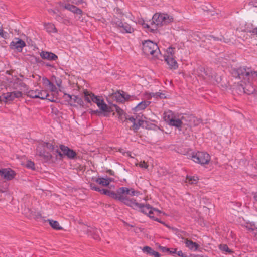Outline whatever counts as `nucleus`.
<instances>
[{
  "mask_svg": "<svg viewBox=\"0 0 257 257\" xmlns=\"http://www.w3.org/2000/svg\"><path fill=\"white\" fill-rule=\"evenodd\" d=\"M142 50L146 55H151L153 58L160 60H163L164 59L170 69H176L177 62L175 60L176 51L175 48H168L165 55L163 56L156 43L150 40H146L143 42Z\"/></svg>",
  "mask_w": 257,
  "mask_h": 257,
  "instance_id": "obj_1",
  "label": "nucleus"
},
{
  "mask_svg": "<svg viewBox=\"0 0 257 257\" xmlns=\"http://www.w3.org/2000/svg\"><path fill=\"white\" fill-rule=\"evenodd\" d=\"M139 192L132 188L120 187L117 190V200L130 207H138V201L131 197L138 196Z\"/></svg>",
  "mask_w": 257,
  "mask_h": 257,
  "instance_id": "obj_2",
  "label": "nucleus"
},
{
  "mask_svg": "<svg viewBox=\"0 0 257 257\" xmlns=\"http://www.w3.org/2000/svg\"><path fill=\"white\" fill-rule=\"evenodd\" d=\"M201 120L189 114L178 115V129L183 132L185 135L190 134V127L199 124Z\"/></svg>",
  "mask_w": 257,
  "mask_h": 257,
  "instance_id": "obj_3",
  "label": "nucleus"
},
{
  "mask_svg": "<svg viewBox=\"0 0 257 257\" xmlns=\"http://www.w3.org/2000/svg\"><path fill=\"white\" fill-rule=\"evenodd\" d=\"M173 19L172 16L167 13H155L152 17L151 26H150V32H155L159 27L169 24Z\"/></svg>",
  "mask_w": 257,
  "mask_h": 257,
  "instance_id": "obj_4",
  "label": "nucleus"
},
{
  "mask_svg": "<svg viewBox=\"0 0 257 257\" xmlns=\"http://www.w3.org/2000/svg\"><path fill=\"white\" fill-rule=\"evenodd\" d=\"M54 150V146L52 143L40 142L37 147L36 154L46 161H48L52 158L51 152Z\"/></svg>",
  "mask_w": 257,
  "mask_h": 257,
  "instance_id": "obj_5",
  "label": "nucleus"
},
{
  "mask_svg": "<svg viewBox=\"0 0 257 257\" xmlns=\"http://www.w3.org/2000/svg\"><path fill=\"white\" fill-rule=\"evenodd\" d=\"M24 86V84L23 83L18 81L14 84V89H19V90L3 94L1 97V100L5 102H8L13 101L15 98L21 97L22 96V91L23 90L21 87Z\"/></svg>",
  "mask_w": 257,
  "mask_h": 257,
  "instance_id": "obj_6",
  "label": "nucleus"
},
{
  "mask_svg": "<svg viewBox=\"0 0 257 257\" xmlns=\"http://www.w3.org/2000/svg\"><path fill=\"white\" fill-rule=\"evenodd\" d=\"M138 207H132L134 209L139 210L143 213L146 214L150 218L158 221L157 217L161 213L158 209L152 208L149 204L144 205L138 202Z\"/></svg>",
  "mask_w": 257,
  "mask_h": 257,
  "instance_id": "obj_7",
  "label": "nucleus"
},
{
  "mask_svg": "<svg viewBox=\"0 0 257 257\" xmlns=\"http://www.w3.org/2000/svg\"><path fill=\"white\" fill-rule=\"evenodd\" d=\"M28 96L32 98H40L41 99H47L51 102L55 101V96L50 95L47 90L36 89L31 90L27 92Z\"/></svg>",
  "mask_w": 257,
  "mask_h": 257,
  "instance_id": "obj_8",
  "label": "nucleus"
},
{
  "mask_svg": "<svg viewBox=\"0 0 257 257\" xmlns=\"http://www.w3.org/2000/svg\"><path fill=\"white\" fill-rule=\"evenodd\" d=\"M239 79H246L252 81L257 79V71L252 70L250 68L240 67L236 71Z\"/></svg>",
  "mask_w": 257,
  "mask_h": 257,
  "instance_id": "obj_9",
  "label": "nucleus"
},
{
  "mask_svg": "<svg viewBox=\"0 0 257 257\" xmlns=\"http://www.w3.org/2000/svg\"><path fill=\"white\" fill-rule=\"evenodd\" d=\"M209 154L204 152H197L192 156V160L201 165L208 164L210 161Z\"/></svg>",
  "mask_w": 257,
  "mask_h": 257,
  "instance_id": "obj_10",
  "label": "nucleus"
},
{
  "mask_svg": "<svg viewBox=\"0 0 257 257\" xmlns=\"http://www.w3.org/2000/svg\"><path fill=\"white\" fill-rule=\"evenodd\" d=\"M112 25L122 33H132L134 32V28L128 23L123 22L119 19L114 20Z\"/></svg>",
  "mask_w": 257,
  "mask_h": 257,
  "instance_id": "obj_11",
  "label": "nucleus"
},
{
  "mask_svg": "<svg viewBox=\"0 0 257 257\" xmlns=\"http://www.w3.org/2000/svg\"><path fill=\"white\" fill-rule=\"evenodd\" d=\"M42 83L43 88L49 90L50 92L49 93L50 95L55 96L56 101L57 99L56 94L57 93L56 87L46 78H42Z\"/></svg>",
  "mask_w": 257,
  "mask_h": 257,
  "instance_id": "obj_12",
  "label": "nucleus"
},
{
  "mask_svg": "<svg viewBox=\"0 0 257 257\" xmlns=\"http://www.w3.org/2000/svg\"><path fill=\"white\" fill-rule=\"evenodd\" d=\"M115 97L117 100L120 102L132 101L138 100L137 97L135 95H130L127 93L122 91V93H116L115 94Z\"/></svg>",
  "mask_w": 257,
  "mask_h": 257,
  "instance_id": "obj_13",
  "label": "nucleus"
},
{
  "mask_svg": "<svg viewBox=\"0 0 257 257\" xmlns=\"http://www.w3.org/2000/svg\"><path fill=\"white\" fill-rule=\"evenodd\" d=\"M16 175L14 171L10 168H3L0 169V177L6 180L13 179Z\"/></svg>",
  "mask_w": 257,
  "mask_h": 257,
  "instance_id": "obj_14",
  "label": "nucleus"
},
{
  "mask_svg": "<svg viewBox=\"0 0 257 257\" xmlns=\"http://www.w3.org/2000/svg\"><path fill=\"white\" fill-rule=\"evenodd\" d=\"M240 87L242 89L243 92L248 95L252 94L254 91L255 88L251 83V81L247 80H244V82L240 84Z\"/></svg>",
  "mask_w": 257,
  "mask_h": 257,
  "instance_id": "obj_15",
  "label": "nucleus"
},
{
  "mask_svg": "<svg viewBox=\"0 0 257 257\" xmlns=\"http://www.w3.org/2000/svg\"><path fill=\"white\" fill-rule=\"evenodd\" d=\"M26 46L25 42L22 40L15 38L11 42L10 47L12 49L16 50L19 52H21L22 49Z\"/></svg>",
  "mask_w": 257,
  "mask_h": 257,
  "instance_id": "obj_16",
  "label": "nucleus"
},
{
  "mask_svg": "<svg viewBox=\"0 0 257 257\" xmlns=\"http://www.w3.org/2000/svg\"><path fill=\"white\" fill-rule=\"evenodd\" d=\"M164 119L169 125L177 126V120L171 111L168 110L164 113Z\"/></svg>",
  "mask_w": 257,
  "mask_h": 257,
  "instance_id": "obj_17",
  "label": "nucleus"
},
{
  "mask_svg": "<svg viewBox=\"0 0 257 257\" xmlns=\"http://www.w3.org/2000/svg\"><path fill=\"white\" fill-rule=\"evenodd\" d=\"M95 103L97 105L100 110L103 112H110V107L107 105L104 102V99L101 96H98L97 99H95Z\"/></svg>",
  "mask_w": 257,
  "mask_h": 257,
  "instance_id": "obj_18",
  "label": "nucleus"
},
{
  "mask_svg": "<svg viewBox=\"0 0 257 257\" xmlns=\"http://www.w3.org/2000/svg\"><path fill=\"white\" fill-rule=\"evenodd\" d=\"M65 98L69 99V103L71 105H74L75 103H77L81 106H83L84 102L83 100L77 96L71 95L68 94H65Z\"/></svg>",
  "mask_w": 257,
  "mask_h": 257,
  "instance_id": "obj_19",
  "label": "nucleus"
},
{
  "mask_svg": "<svg viewBox=\"0 0 257 257\" xmlns=\"http://www.w3.org/2000/svg\"><path fill=\"white\" fill-rule=\"evenodd\" d=\"M60 148L63 152V154L67 156L70 159H73L76 156V152L67 146L61 145L60 146Z\"/></svg>",
  "mask_w": 257,
  "mask_h": 257,
  "instance_id": "obj_20",
  "label": "nucleus"
},
{
  "mask_svg": "<svg viewBox=\"0 0 257 257\" xmlns=\"http://www.w3.org/2000/svg\"><path fill=\"white\" fill-rule=\"evenodd\" d=\"M83 94L84 99L88 103H91L92 102L95 103V99H97L99 96L95 95L91 92H90L86 90L84 91Z\"/></svg>",
  "mask_w": 257,
  "mask_h": 257,
  "instance_id": "obj_21",
  "label": "nucleus"
},
{
  "mask_svg": "<svg viewBox=\"0 0 257 257\" xmlns=\"http://www.w3.org/2000/svg\"><path fill=\"white\" fill-rule=\"evenodd\" d=\"M87 233L89 235L92 236L95 240H99L100 239V234H101V231L98 229L88 227Z\"/></svg>",
  "mask_w": 257,
  "mask_h": 257,
  "instance_id": "obj_22",
  "label": "nucleus"
},
{
  "mask_svg": "<svg viewBox=\"0 0 257 257\" xmlns=\"http://www.w3.org/2000/svg\"><path fill=\"white\" fill-rule=\"evenodd\" d=\"M113 180V179L109 177L98 178L95 180V182L102 186H107Z\"/></svg>",
  "mask_w": 257,
  "mask_h": 257,
  "instance_id": "obj_23",
  "label": "nucleus"
},
{
  "mask_svg": "<svg viewBox=\"0 0 257 257\" xmlns=\"http://www.w3.org/2000/svg\"><path fill=\"white\" fill-rule=\"evenodd\" d=\"M64 8L73 13L74 14L81 15L82 13V10L74 5L67 4L64 6Z\"/></svg>",
  "mask_w": 257,
  "mask_h": 257,
  "instance_id": "obj_24",
  "label": "nucleus"
},
{
  "mask_svg": "<svg viewBox=\"0 0 257 257\" xmlns=\"http://www.w3.org/2000/svg\"><path fill=\"white\" fill-rule=\"evenodd\" d=\"M40 56L44 59L48 60H55L57 58V55L55 54L46 51H42L40 53Z\"/></svg>",
  "mask_w": 257,
  "mask_h": 257,
  "instance_id": "obj_25",
  "label": "nucleus"
},
{
  "mask_svg": "<svg viewBox=\"0 0 257 257\" xmlns=\"http://www.w3.org/2000/svg\"><path fill=\"white\" fill-rule=\"evenodd\" d=\"M150 104V102L149 101H142L134 107L133 110L135 112H139L140 111L144 110Z\"/></svg>",
  "mask_w": 257,
  "mask_h": 257,
  "instance_id": "obj_26",
  "label": "nucleus"
},
{
  "mask_svg": "<svg viewBox=\"0 0 257 257\" xmlns=\"http://www.w3.org/2000/svg\"><path fill=\"white\" fill-rule=\"evenodd\" d=\"M142 250L144 253L154 257H160V256L158 252L154 251L152 248L148 246H144Z\"/></svg>",
  "mask_w": 257,
  "mask_h": 257,
  "instance_id": "obj_27",
  "label": "nucleus"
},
{
  "mask_svg": "<svg viewBox=\"0 0 257 257\" xmlns=\"http://www.w3.org/2000/svg\"><path fill=\"white\" fill-rule=\"evenodd\" d=\"M185 243L186 247L193 251H196L199 247V245L197 243L190 240L186 239Z\"/></svg>",
  "mask_w": 257,
  "mask_h": 257,
  "instance_id": "obj_28",
  "label": "nucleus"
},
{
  "mask_svg": "<svg viewBox=\"0 0 257 257\" xmlns=\"http://www.w3.org/2000/svg\"><path fill=\"white\" fill-rule=\"evenodd\" d=\"M199 178L196 175H187L185 182L189 184H196Z\"/></svg>",
  "mask_w": 257,
  "mask_h": 257,
  "instance_id": "obj_29",
  "label": "nucleus"
},
{
  "mask_svg": "<svg viewBox=\"0 0 257 257\" xmlns=\"http://www.w3.org/2000/svg\"><path fill=\"white\" fill-rule=\"evenodd\" d=\"M100 192L102 194L106 195L117 200V191L115 192L107 189H101Z\"/></svg>",
  "mask_w": 257,
  "mask_h": 257,
  "instance_id": "obj_30",
  "label": "nucleus"
},
{
  "mask_svg": "<svg viewBox=\"0 0 257 257\" xmlns=\"http://www.w3.org/2000/svg\"><path fill=\"white\" fill-rule=\"evenodd\" d=\"M100 192L102 194L106 195L117 200V191L115 192L107 189H101Z\"/></svg>",
  "mask_w": 257,
  "mask_h": 257,
  "instance_id": "obj_31",
  "label": "nucleus"
},
{
  "mask_svg": "<svg viewBox=\"0 0 257 257\" xmlns=\"http://www.w3.org/2000/svg\"><path fill=\"white\" fill-rule=\"evenodd\" d=\"M100 192L102 194L106 195L117 200V191L115 192L107 189H101Z\"/></svg>",
  "mask_w": 257,
  "mask_h": 257,
  "instance_id": "obj_32",
  "label": "nucleus"
},
{
  "mask_svg": "<svg viewBox=\"0 0 257 257\" xmlns=\"http://www.w3.org/2000/svg\"><path fill=\"white\" fill-rule=\"evenodd\" d=\"M44 28L46 30V31L49 33L57 32V29L55 25L52 23L45 24Z\"/></svg>",
  "mask_w": 257,
  "mask_h": 257,
  "instance_id": "obj_33",
  "label": "nucleus"
},
{
  "mask_svg": "<svg viewBox=\"0 0 257 257\" xmlns=\"http://www.w3.org/2000/svg\"><path fill=\"white\" fill-rule=\"evenodd\" d=\"M48 221L49 222V224L53 229L56 230H60L62 229V227L60 226L58 221L53 220H48Z\"/></svg>",
  "mask_w": 257,
  "mask_h": 257,
  "instance_id": "obj_34",
  "label": "nucleus"
},
{
  "mask_svg": "<svg viewBox=\"0 0 257 257\" xmlns=\"http://www.w3.org/2000/svg\"><path fill=\"white\" fill-rule=\"evenodd\" d=\"M116 112L118 115V118L120 121L123 122L125 119H127V118L125 116V114L122 109L117 108H116Z\"/></svg>",
  "mask_w": 257,
  "mask_h": 257,
  "instance_id": "obj_35",
  "label": "nucleus"
},
{
  "mask_svg": "<svg viewBox=\"0 0 257 257\" xmlns=\"http://www.w3.org/2000/svg\"><path fill=\"white\" fill-rule=\"evenodd\" d=\"M138 23L142 25V26L144 28H146L148 31H150V26H151V22H150V24L146 23L144 20H139Z\"/></svg>",
  "mask_w": 257,
  "mask_h": 257,
  "instance_id": "obj_36",
  "label": "nucleus"
},
{
  "mask_svg": "<svg viewBox=\"0 0 257 257\" xmlns=\"http://www.w3.org/2000/svg\"><path fill=\"white\" fill-rule=\"evenodd\" d=\"M124 120H128L133 123L132 125L133 130H137L139 128V125H138L136 123V119L133 117H130L128 118H127V119H125Z\"/></svg>",
  "mask_w": 257,
  "mask_h": 257,
  "instance_id": "obj_37",
  "label": "nucleus"
},
{
  "mask_svg": "<svg viewBox=\"0 0 257 257\" xmlns=\"http://www.w3.org/2000/svg\"><path fill=\"white\" fill-rule=\"evenodd\" d=\"M160 249L164 252H168L169 254H172L176 253V249H172V250H170L169 248H166L165 247L161 246Z\"/></svg>",
  "mask_w": 257,
  "mask_h": 257,
  "instance_id": "obj_38",
  "label": "nucleus"
},
{
  "mask_svg": "<svg viewBox=\"0 0 257 257\" xmlns=\"http://www.w3.org/2000/svg\"><path fill=\"white\" fill-rule=\"evenodd\" d=\"M150 97H155V98H165V95L164 94L159 93V92H156V93H152L150 94Z\"/></svg>",
  "mask_w": 257,
  "mask_h": 257,
  "instance_id": "obj_39",
  "label": "nucleus"
},
{
  "mask_svg": "<svg viewBox=\"0 0 257 257\" xmlns=\"http://www.w3.org/2000/svg\"><path fill=\"white\" fill-rule=\"evenodd\" d=\"M25 166L32 170L35 169V164L31 160H27L26 162Z\"/></svg>",
  "mask_w": 257,
  "mask_h": 257,
  "instance_id": "obj_40",
  "label": "nucleus"
},
{
  "mask_svg": "<svg viewBox=\"0 0 257 257\" xmlns=\"http://www.w3.org/2000/svg\"><path fill=\"white\" fill-rule=\"evenodd\" d=\"M219 249L223 251H225L228 253H231V250L228 248V246L226 244H221L219 245Z\"/></svg>",
  "mask_w": 257,
  "mask_h": 257,
  "instance_id": "obj_41",
  "label": "nucleus"
},
{
  "mask_svg": "<svg viewBox=\"0 0 257 257\" xmlns=\"http://www.w3.org/2000/svg\"><path fill=\"white\" fill-rule=\"evenodd\" d=\"M90 187L91 189L93 190H95V191H96L98 192H100L101 189L99 187H97L96 186V185L94 184L91 183L90 185Z\"/></svg>",
  "mask_w": 257,
  "mask_h": 257,
  "instance_id": "obj_42",
  "label": "nucleus"
},
{
  "mask_svg": "<svg viewBox=\"0 0 257 257\" xmlns=\"http://www.w3.org/2000/svg\"><path fill=\"white\" fill-rule=\"evenodd\" d=\"M0 36L5 39L7 38L8 34L7 32L4 31L3 30L0 29Z\"/></svg>",
  "mask_w": 257,
  "mask_h": 257,
  "instance_id": "obj_43",
  "label": "nucleus"
},
{
  "mask_svg": "<svg viewBox=\"0 0 257 257\" xmlns=\"http://www.w3.org/2000/svg\"><path fill=\"white\" fill-rule=\"evenodd\" d=\"M138 165L140 167L144 169H147L148 167V165L145 161L140 162Z\"/></svg>",
  "mask_w": 257,
  "mask_h": 257,
  "instance_id": "obj_44",
  "label": "nucleus"
},
{
  "mask_svg": "<svg viewBox=\"0 0 257 257\" xmlns=\"http://www.w3.org/2000/svg\"><path fill=\"white\" fill-rule=\"evenodd\" d=\"M67 2L74 5H79L82 2V0H67Z\"/></svg>",
  "mask_w": 257,
  "mask_h": 257,
  "instance_id": "obj_45",
  "label": "nucleus"
},
{
  "mask_svg": "<svg viewBox=\"0 0 257 257\" xmlns=\"http://www.w3.org/2000/svg\"><path fill=\"white\" fill-rule=\"evenodd\" d=\"M178 256H182V257H186V255H184L183 254V252L182 251H178Z\"/></svg>",
  "mask_w": 257,
  "mask_h": 257,
  "instance_id": "obj_46",
  "label": "nucleus"
},
{
  "mask_svg": "<svg viewBox=\"0 0 257 257\" xmlns=\"http://www.w3.org/2000/svg\"><path fill=\"white\" fill-rule=\"evenodd\" d=\"M178 256H182V257H186V255H184L183 254V252L182 251H178Z\"/></svg>",
  "mask_w": 257,
  "mask_h": 257,
  "instance_id": "obj_47",
  "label": "nucleus"
},
{
  "mask_svg": "<svg viewBox=\"0 0 257 257\" xmlns=\"http://www.w3.org/2000/svg\"><path fill=\"white\" fill-rule=\"evenodd\" d=\"M250 226H251V227L249 228L248 229L251 230L252 231L254 230V228H255V225L254 224L253 225L250 224Z\"/></svg>",
  "mask_w": 257,
  "mask_h": 257,
  "instance_id": "obj_48",
  "label": "nucleus"
},
{
  "mask_svg": "<svg viewBox=\"0 0 257 257\" xmlns=\"http://www.w3.org/2000/svg\"><path fill=\"white\" fill-rule=\"evenodd\" d=\"M252 33L253 34H257V27L252 30Z\"/></svg>",
  "mask_w": 257,
  "mask_h": 257,
  "instance_id": "obj_49",
  "label": "nucleus"
},
{
  "mask_svg": "<svg viewBox=\"0 0 257 257\" xmlns=\"http://www.w3.org/2000/svg\"><path fill=\"white\" fill-rule=\"evenodd\" d=\"M56 152L58 153V155L60 156H61V157L62 156V154L60 152H59L58 150H56Z\"/></svg>",
  "mask_w": 257,
  "mask_h": 257,
  "instance_id": "obj_50",
  "label": "nucleus"
},
{
  "mask_svg": "<svg viewBox=\"0 0 257 257\" xmlns=\"http://www.w3.org/2000/svg\"><path fill=\"white\" fill-rule=\"evenodd\" d=\"M254 198L256 201H257V193H255L254 195Z\"/></svg>",
  "mask_w": 257,
  "mask_h": 257,
  "instance_id": "obj_51",
  "label": "nucleus"
},
{
  "mask_svg": "<svg viewBox=\"0 0 257 257\" xmlns=\"http://www.w3.org/2000/svg\"><path fill=\"white\" fill-rule=\"evenodd\" d=\"M57 19L58 21H61V18H60V16H58V18H57Z\"/></svg>",
  "mask_w": 257,
  "mask_h": 257,
  "instance_id": "obj_52",
  "label": "nucleus"
},
{
  "mask_svg": "<svg viewBox=\"0 0 257 257\" xmlns=\"http://www.w3.org/2000/svg\"><path fill=\"white\" fill-rule=\"evenodd\" d=\"M0 191L2 192H5L7 191V189H5V190H1Z\"/></svg>",
  "mask_w": 257,
  "mask_h": 257,
  "instance_id": "obj_53",
  "label": "nucleus"
},
{
  "mask_svg": "<svg viewBox=\"0 0 257 257\" xmlns=\"http://www.w3.org/2000/svg\"><path fill=\"white\" fill-rule=\"evenodd\" d=\"M200 71H202V70H203L204 71V68H202V67H200Z\"/></svg>",
  "mask_w": 257,
  "mask_h": 257,
  "instance_id": "obj_54",
  "label": "nucleus"
},
{
  "mask_svg": "<svg viewBox=\"0 0 257 257\" xmlns=\"http://www.w3.org/2000/svg\"><path fill=\"white\" fill-rule=\"evenodd\" d=\"M96 113L95 111H92V113Z\"/></svg>",
  "mask_w": 257,
  "mask_h": 257,
  "instance_id": "obj_55",
  "label": "nucleus"
}]
</instances>
